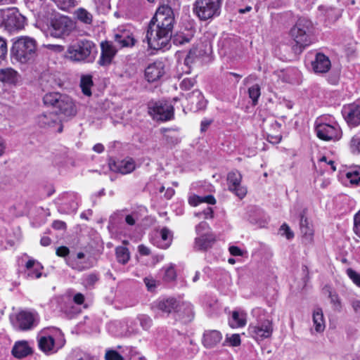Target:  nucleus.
Returning a JSON list of instances; mask_svg holds the SVG:
<instances>
[{"mask_svg":"<svg viewBox=\"0 0 360 360\" xmlns=\"http://www.w3.org/2000/svg\"><path fill=\"white\" fill-rule=\"evenodd\" d=\"M200 200L201 203H207L209 205H215L217 202V200L214 195H207L205 196H200Z\"/></svg>","mask_w":360,"mask_h":360,"instance_id":"57","label":"nucleus"},{"mask_svg":"<svg viewBox=\"0 0 360 360\" xmlns=\"http://www.w3.org/2000/svg\"><path fill=\"white\" fill-rule=\"evenodd\" d=\"M100 276L98 273L92 272L86 274L82 281V285L86 289H93L95 284L99 281Z\"/></svg>","mask_w":360,"mask_h":360,"instance_id":"36","label":"nucleus"},{"mask_svg":"<svg viewBox=\"0 0 360 360\" xmlns=\"http://www.w3.org/2000/svg\"><path fill=\"white\" fill-rule=\"evenodd\" d=\"M313 322L316 332H322L325 329L323 314L321 308H317L313 313Z\"/></svg>","mask_w":360,"mask_h":360,"instance_id":"32","label":"nucleus"},{"mask_svg":"<svg viewBox=\"0 0 360 360\" xmlns=\"http://www.w3.org/2000/svg\"><path fill=\"white\" fill-rule=\"evenodd\" d=\"M38 346L41 351L49 353L54 348L55 339L51 335L41 336L38 339Z\"/></svg>","mask_w":360,"mask_h":360,"instance_id":"28","label":"nucleus"},{"mask_svg":"<svg viewBox=\"0 0 360 360\" xmlns=\"http://www.w3.org/2000/svg\"><path fill=\"white\" fill-rule=\"evenodd\" d=\"M95 52H96V44L90 40L83 39L69 44L64 58L74 63H89L94 58Z\"/></svg>","mask_w":360,"mask_h":360,"instance_id":"3","label":"nucleus"},{"mask_svg":"<svg viewBox=\"0 0 360 360\" xmlns=\"http://www.w3.org/2000/svg\"><path fill=\"white\" fill-rule=\"evenodd\" d=\"M353 230L355 234L360 238V210L354 214Z\"/></svg>","mask_w":360,"mask_h":360,"instance_id":"51","label":"nucleus"},{"mask_svg":"<svg viewBox=\"0 0 360 360\" xmlns=\"http://www.w3.org/2000/svg\"><path fill=\"white\" fill-rule=\"evenodd\" d=\"M176 272L174 266H170L165 269L163 280L166 282H171L176 280Z\"/></svg>","mask_w":360,"mask_h":360,"instance_id":"42","label":"nucleus"},{"mask_svg":"<svg viewBox=\"0 0 360 360\" xmlns=\"http://www.w3.org/2000/svg\"><path fill=\"white\" fill-rule=\"evenodd\" d=\"M63 94L58 92H51L46 94L43 98L44 103L46 105H50L56 108L57 104L59 103V100L61 98Z\"/></svg>","mask_w":360,"mask_h":360,"instance_id":"35","label":"nucleus"},{"mask_svg":"<svg viewBox=\"0 0 360 360\" xmlns=\"http://www.w3.org/2000/svg\"><path fill=\"white\" fill-rule=\"evenodd\" d=\"M274 325L271 320L264 319L256 324H250L248 327L249 333L256 340H263L271 337Z\"/></svg>","mask_w":360,"mask_h":360,"instance_id":"13","label":"nucleus"},{"mask_svg":"<svg viewBox=\"0 0 360 360\" xmlns=\"http://www.w3.org/2000/svg\"><path fill=\"white\" fill-rule=\"evenodd\" d=\"M189 41H190V39L183 34L177 35L176 37V38L174 39V42L176 44L179 43V44H183L187 43Z\"/></svg>","mask_w":360,"mask_h":360,"instance_id":"63","label":"nucleus"},{"mask_svg":"<svg viewBox=\"0 0 360 360\" xmlns=\"http://www.w3.org/2000/svg\"><path fill=\"white\" fill-rule=\"evenodd\" d=\"M221 0H195L193 4V13L202 21L219 15Z\"/></svg>","mask_w":360,"mask_h":360,"instance_id":"6","label":"nucleus"},{"mask_svg":"<svg viewBox=\"0 0 360 360\" xmlns=\"http://www.w3.org/2000/svg\"><path fill=\"white\" fill-rule=\"evenodd\" d=\"M57 115L49 112L43 113L38 117V123L41 127H51L56 122Z\"/></svg>","mask_w":360,"mask_h":360,"instance_id":"31","label":"nucleus"},{"mask_svg":"<svg viewBox=\"0 0 360 360\" xmlns=\"http://www.w3.org/2000/svg\"><path fill=\"white\" fill-rule=\"evenodd\" d=\"M115 41L121 48L132 47L135 45L136 39L132 32L127 30H119L115 34Z\"/></svg>","mask_w":360,"mask_h":360,"instance_id":"21","label":"nucleus"},{"mask_svg":"<svg viewBox=\"0 0 360 360\" xmlns=\"http://www.w3.org/2000/svg\"><path fill=\"white\" fill-rule=\"evenodd\" d=\"M207 229H210V226L209 224L205 221H201L195 227V231L198 234Z\"/></svg>","mask_w":360,"mask_h":360,"instance_id":"61","label":"nucleus"},{"mask_svg":"<svg viewBox=\"0 0 360 360\" xmlns=\"http://www.w3.org/2000/svg\"><path fill=\"white\" fill-rule=\"evenodd\" d=\"M51 226L56 230H66L67 229L66 223L61 220H54Z\"/></svg>","mask_w":360,"mask_h":360,"instance_id":"56","label":"nucleus"},{"mask_svg":"<svg viewBox=\"0 0 360 360\" xmlns=\"http://www.w3.org/2000/svg\"><path fill=\"white\" fill-rule=\"evenodd\" d=\"M68 265L72 269L76 270L77 271H84V270L90 268V266H84L81 262H77L76 260H73V259L70 262Z\"/></svg>","mask_w":360,"mask_h":360,"instance_id":"52","label":"nucleus"},{"mask_svg":"<svg viewBox=\"0 0 360 360\" xmlns=\"http://www.w3.org/2000/svg\"><path fill=\"white\" fill-rule=\"evenodd\" d=\"M77 19L86 25H91L93 22V15L84 8H79L75 12Z\"/></svg>","mask_w":360,"mask_h":360,"instance_id":"34","label":"nucleus"},{"mask_svg":"<svg viewBox=\"0 0 360 360\" xmlns=\"http://www.w3.org/2000/svg\"><path fill=\"white\" fill-rule=\"evenodd\" d=\"M229 251L232 256H242L243 251L238 246L232 245L229 248Z\"/></svg>","mask_w":360,"mask_h":360,"instance_id":"60","label":"nucleus"},{"mask_svg":"<svg viewBox=\"0 0 360 360\" xmlns=\"http://www.w3.org/2000/svg\"><path fill=\"white\" fill-rule=\"evenodd\" d=\"M175 22L173 8L167 4L159 6L147 27L148 47L154 50L165 48L171 40Z\"/></svg>","mask_w":360,"mask_h":360,"instance_id":"1","label":"nucleus"},{"mask_svg":"<svg viewBox=\"0 0 360 360\" xmlns=\"http://www.w3.org/2000/svg\"><path fill=\"white\" fill-rule=\"evenodd\" d=\"M351 148L353 150L360 152V136L355 135L352 138L351 140Z\"/></svg>","mask_w":360,"mask_h":360,"instance_id":"55","label":"nucleus"},{"mask_svg":"<svg viewBox=\"0 0 360 360\" xmlns=\"http://www.w3.org/2000/svg\"><path fill=\"white\" fill-rule=\"evenodd\" d=\"M307 210H304L300 213V231L303 238L308 243H312L314 241V230L310 225L307 217H306Z\"/></svg>","mask_w":360,"mask_h":360,"instance_id":"24","label":"nucleus"},{"mask_svg":"<svg viewBox=\"0 0 360 360\" xmlns=\"http://www.w3.org/2000/svg\"><path fill=\"white\" fill-rule=\"evenodd\" d=\"M171 130L172 129H162V133H165V132L169 131ZM164 138H165L166 142L170 145H176L179 142V138L176 136L164 134Z\"/></svg>","mask_w":360,"mask_h":360,"instance_id":"46","label":"nucleus"},{"mask_svg":"<svg viewBox=\"0 0 360 360\" xmlns=\"http://www.w3.org/2000/svg\"><path fill=\"white\" fill-rule=\"evenodd\" d=\"M216 236L212 231L200 235L195 239V245L198 250L206 251L216 242Z\"/></svg>","mask_w":360,"mask_h":360,"instance_id":"22","label":"nucleus"},{"mask_svg":"<svg viewBox=\"0 0 360 360\" xmlns=\"http://www.w3.org/2000/svg\"><path fill=\"white\" fill-rule=\"evenodd\" d=\"M43 269V266L39 263H37V266L34 267L33 271L29 274V276L32 278H39L41 276V270Z\"/></svg>","mask_w":360,"mask_h":360,"instance_id":"54","label":"nucleus"},{"mask_svg":"<svg viewBox=\"0 0 360 360\" xmlns=\"http://www.w3.org/2000/svg\"><path fill=\"white\" fill-rule=\"evenodd\" d=\"M312 28L313 25L311 20L300 18L290 29V34L296 44L295 51L298 49L299 51L302 52L305 47L312 43L311 39Z\"/></svg>","mask_w":360,"mask_h":360,"instance_id":"4","label":"nucleus"},{"mask_svg":"<svg viewBox=\"0 0 360 360\" xmlns=\"http://www.w3.org/2000/svg\"><path fill=\"white\" fill-rule=\"evenodd\" d=\"M25 24L26 18L16 8L8 9L4 14L3 25L5 30L10 33L23 30Z\"/></svg>","mask_w":360,"mask_h":360,"instance_id":"8","label":"nucleus"},{"mask_svg":"<svg viewBox=\"0 0 360 360\" xmlns=\"http://www.w3.org/2000/svg\"><path fill=\"white\" fill-rule=\"evenodd\" d=\"M92 76L91 75H83L80 79V87L84 95L91 96L92 94L91 87L94 85Z\"/></svg>","mask_w":360,"mask_h":360,"instance_id":"30","label":"nucleus"},{"mask_svg":"<svg viewBox=\"0 0 360 360\" xmlns=\"http://www.w3.org/2000/svg\"><path fill=\"white\" fill-rule=\"evenodd\" d=\"M148 113L159 120L167 122L174 119V108L167 102L158 101L148 105Z\"/></svg>","mask_w":360,"mask_h":360,"instance_id":"10","label":"nucleus"},{"mask_svg":"<svg viewBox=\"0 0 360 360\" xmlns=\"http://www.w3.org/2000/svg\"><path fill=\"white\" fill-rule=\"evenodd\" d=\"M314 71L316 73H326L329 71L331 63L329 58L323 53H317L311 62Z\"/></svg>","mask_w":360,"mask_h":360,"instance_id":"20","label":"nucleus"},{"mask_svg":"<svg viewBox=\"0 0 360 360\" xmlns=\"http://www.w3.org/2000/svg\"><path fill=\"white\" fill-rule=\"evenodd\" d=\"M347 274L348 277L352 281V282L360 287V274H358L354 269L349 268L347 269Z\"/></svg>","mask_w":360,"mask_h":360,"instance_id":"45","label":"nucleus"},{"mask_svg":"<svg viewBox=\"0 0 360 360\" xmlns=\"http://www.w3.org/2000/svg\"><path fill=\"white\" fill-rule=\"evenodd\" d=\"M346 177L351 184L358 185L360 183V168H355L347 172Z\"/></svg>","mask_w":360,"mask_h":360,"instance_id":"38","label":"nucleus"},{"mask_svg":"<svg viewBox=\"0 0 360 360\" xmlns=\"http://www.w3.org/2000/svg\"><path fill=\"white\" fill-rule=\"evenodd\" d=\"M342 115L349 127H355L360 125V101L345 105Z\"/></svg>","mask_w":360,"mask_h":360,"instance_id":"15","label":"nucleus"},{"mask_svg":"<svg viewBox=\"0 0 360 360\" xmlns=\"http://www.w3.org/2000/svg\"><path fill=\"white\" fill-rule=\"evenodd\" d=\"M75 28V22L68 16L55 18L51 23V34L56 38L68 36Z\"/></svg>","mask_w":360,"mask_h":360,"instance_id":"9","label":"nucleus"},{"mask_svg":"<svg viewBox=\"0 0 360 360\" xmlns=\"http://www.w3.org/2000/svg\"><path fill=\"white\" fill-rule=\"evenodd\" d=\"M226 342L231 347H238L240 345L241 340L238 334H233L231 337L226 338Z\"/></svg>","mask_w":360,"mask_h":360,"instance_id":"48","label":"nucleus"},{"mask_svg":"<svg viewBox=\"0 0 360 360\" xmlns=\"http://www.w3.org/2000/svg\"><path fill=\"white\" fill-rule=\"evenodd\" d=\"M18 72L12 68L0 69V82L9 84H15L18 81Z\"/></svg>","mask_w":360,"mask_h":360,"instance_id":"26","label":"nucleus"},{"mask_svg":"<svg viewBox=\"0 0 360 360\" xmlns=\"http://www.w3.org/2000/svg\"><path fill=\"white\" fill-rule=\"evenodd\" d=\"M194 98H196L195 100V108H194L195 110H205L206 108L207 101L205 100V98L202 94V92L198 90L195 89L193 91L191 94H188L187 98L190 101L191 104H193L195 102Z\"/></svg>","mask_w":360,"mask_h":360,"instance_id":"27","label":"nucleus"},{"mask_svg":"<svg viewBox=\"0 0 360 360\" xmlns=\"http://www.w3.org/2000/svg\"><path fill=\"white\" fill-rule=\"evenodd\" d=\"M242 180L243 176L238 170H232L227 174L228 190L240 200L243 199L248 193L247 188L242 185Z\"/></svg>","mask_w":360,"mask_h":360,"instance_id":"11","label":"nucleus"},{"mask_svg":"<svg viewBox=\"0 0 360 360\" xmlns=\"http://www.w3.org/2000/svg\"><path fill=\"white\" fill-rule=\"evenodd\" d=\"M152 308L167 314H177L179 319L184 318V315L181 312L186 313L188 316L192 314V307L189 304L180 302L174 297L157 300L153 303Z\"/></svg>","mask_w":360,"mask_h":360,"instance_id":"5","label":"nucleus"},{"mask_svg":"<svg viewBox=\"0 0 360 360\" xmlns=\"http://www.w3.org/2000/svg\"><path fill=\"white\" fill-rule=\"evenodd\" d=\"M115 256L118 263L126 264L130 259V252L127 247L117 246L115 248Z\"/></svg>","mask_w":360,"mask_h":360,"instance_id":"33","label":"nucleus"},{"mask_svg":"<svg viewBox=\"0 0 360 360\" xmlns=\"http://www.w3.org/2000/svg\"><path fill=\"white\" fill-rule=\"evenodd\" d=\"M248 94L250 98L252 100V103L254 105L257 103L258 98L261 95L260 86L259 84H256L251 86L248 89Z\"/></svg>","mask_w":360,"mask_h":360,"instance_id":"39","label":"nucleus"},{"mask_svg":"<svg viewBox=\"0 0 360 360\" xmlns=\"http://www.w3.org/2000/svg\"><path fill=\"white\" fill-rule=\"evenodd\" d=\"M108 166L110 171L125 175L131 173L136 169V162L132 158L127 157L124 159L110 158Z\"/></svg>","mask_w":360,"mask_h":360,"instance_id":"14","label":"nucleus"},{"mask_svg":"<svg viewBox=\"0 0 360 360\" xmlns=\"http://www.w3.org/2000/svg\"><path fill=\"white\" fill-rule=\"evenodd\" d=\"M101 53L98 64L102 66L110 65L117 53V49L113 46L112 42L108 41L101 42Z\"/></svg>","mask_w":360,"mask_h":360,"instance_id":"18","label":"nucleus"},{"mask_svg":"<svg viewBox=\"0 0 360 360\" xmlns=\"http://www.w3.org/2000/svg\"><path fill=\"white\" fill-rule=\"evenodd\" d=\"M105 360H124L123 356L115 350H108L105 355Z\"/></svg>","mask_w":360,"mask_h":360,"instance_id":"47","label":"nucleus"},{"mask_svg":"<svg viewBox=\"0 0 360 360\" xmlns=\"http://www.w3.org/2000/svg\"><path fill=\"white\" fill-rule=\"evenodd\" d=\"M315 131L317 137L324 141H338L342 138V130L336 122L328 123L316 121Z\"/></svg>","mask_w":360,"mask_h":360,"instance_id":"7","label":"nucleus"},{"mask_svg":"<svg viewBox=\"0 0 360 360\" xmlns=\"http://www.w3.org/2000/svg\"><path fill=\"white\" fill-rule=\"evenodd\" d=\"M143 282L148 291L153 292L156 288V281L151 276L143 278Z\"/></svg>","mask_w":360,"mask_h":360,"instance_id":"50","label":"nucleus"},{"mask_svg":"<svg viewBox=\"0 0 360 360\" xmlns=\"http://www.w3.org/2000/svg\"><path fill=\"white\" fill-rule=\"evenodd\" d=\"M165 66L161 61H155L145 69V78L150 82L159 80L165 74Z\"/></svg>","mask_w":360,"mask_h":360,"instance_id":"17","label":"nucleus"},{"mask_svg":"<svg viewBox=\"0 0 360 360\" xmlns=\"http://www.w3.org/2000/svg\"><path fill=\"white\" fill-rule=\"evenodd\" d=\"M262 127L266 133V139L269 143L278 144L281 141V124L274 118L264 119Z\"/></svg>","mask_w":360,"mask_h":360,"instance_id":"12","label":"nucleus"},{"mask_svg":"<svg viewBox=\"0 0 360 360\" xmlns=\"http://www.w3.org/2000/svg\"><path fill=\"white\" fill-rule=\"evenodd\" d=\"M85 301L84 295L81 292L76 293L73 297V302L78 305H82Z\"/></svg>","mask_w":360,"mask_h":360,"instance_id":"59","label":"nucleus"},{"mask_svg":"<svg viewBox=\"0 0 360 360\" xmlns=\"http://www.w3.org/2000/svg\"><path fill=\"white\" fill-rule=\"evenodd\" d=\"M15 324L19 330L27 331L37 326V321L32 312L22 310L16 314Z\"/></svg>","mask_w":360,"mask_h":360,"instance_id":"16","label":"nucleus"},{"mask_svg":"<svg viewBox=\"0 0 360 360\" xmlns=\"http://www.w3.org/2000/svg\"><path fill=\"white\" fill-rule=\"evenodd\" d=\"M54 1L60 9L65 11L74 8L77 4L76 0H54Z\"/></svg>","mask_w":360,"mask_h":360,"instance_id":"40","label":"nucleus"},{"mask_svg":"<svg viewBox=\"0 0 360 360\" xmlns=\"http://www.w3.org/2000/svg\"><path fill=\"white\" fill-rule=\"evenodd\" d=\"M212 122V120H202L201 123H200V131L202 132L206 131Z\"/></svg>","mask_w":360,"mask_h":360,"instance_id":"64","label":"nucleus"},{"mask_svg":"<svg viewBox=\"0 0 360 360\" xmlns=\"http://www.w3.org/2000/svg\"><path fill=\"white\" fill-rule=\"evenodd\" d=\"M70 254V249L65 245L58 247L56 250V255L60 257H65Z\"/></svg>","mask_w":360,"mask_h":360,"instance_id":"53","label":"nucleus"},{"mask_svg":"<svg viewBox=\"0 0 360 360\" xmlns=\"http://www.w3.org/2000/svg\"><path fill=\"white\" fill-rule=\"evenodd\" d=\"M197 81L194 77H186L182 79L179 84L180 89L183 91H188L191 89L195 84Z\"/></svg>","mask_w":360,"mask_h":360,"instance_id":"41","label":"nucleus"},{"mask_svg":"<svg viewBox=\"0 0 360 360\" xmlns=\"http://www.w3.org/2000/svg\"><path fill=\"white\" fill-rule=\"evenodd\" d=\"M279 233L282 236H285L288 240H291L295 236L293 231L286 223H283L281 226Z\"/></svg>","mask_w":360,"mask_h":360,"instance_id":"43","label":"nucleus"},{"mask_svg":"<svg viewBox=\"0 0 360 360\" xmlns=\"http://www.w3.org/2000/svg\"><path fill=\"white\" fill-rule=\"evenodd\" d=\"M246 324V320L242 317L239 313L236 311L232 313V320L230 323V326L232 328H240L243 327Z\"/></svg>","mask_w":360,"mask_h":360,"instance_id":"37","label":"nucleus"},{"mask_svg":"<svg viewBox=\"0 0 360 360\" xmlns=\"http://www.w3.org/2000/svg\"><path fill=\"white\" fill-rule=\"evenodd\" d=\"M10 55L21 64L32 63L37 56V41L29 36H18L11 39Z\"/></svg>","mask_w":360,"mask_h":360,"instance_id":"2","label":"nucleus"},{"mask_svg":"<svg viewBox=\"0 0 360 360\" xmlns=\"http://www.w3.org/2000/svg\"><path fill=\"white\" fill-rule=\"evenodd\" d=\"M188 203L191 206L196 207L201 204L200 196L198 195H193L188 198Z\"/></svg>","mask_w":360,"mask_h":360,"instance_id":"58","label":"nucleus"},{"mask_svg":"<svg viewBox=\"0 0 360 360\" xmlns=\"http://www.w3.org/2000/svg\"><path fill=\"white\" fill-rule=\"evenodd\" d=\"M13 356L18 359H22L32 353V348L26 341L16 342L11 351Z\"/></svg>","mask_w":360,"mask_h":360,"instance_id":"25","label":"nucleus"},{"mask_svg":"<svg viewBox=\"0 0 360 360\" xmlns=\"http://www.w3.org/2000/svg\"><path fill=\"white\" fill-rule=\"evenodd\" d=\"M58 112L67 117H72L77 114V108L72 99L66 94H63L59 103L55 108Z\"/></svg>","mask_w":360,"mask_h":360,"instance_id":"19","label":"nucleus"},{"mask_svg":"<svg viewBox=\"0 0 360 360\" xmlns=\"http://www.w3.org/2000/svg\"><path fill=\"white\" fill-rule=\"evenodd\" d=\"M8 48L6 41L0 37V62L4 60L7 56Z\"/></svg>","mask_w":360,"mask_h":360,"instance_id":"49","label":"nucleus"},{"mask_svg":"<svg viewBox=\"0 0 360 360\" xmlns=\"http://www.w3.org/2000/svg\"><path fill=\"white\" fill-rule=\"evenodd\" d=\"M160 238L162 240V243L160 245L162 249L169 248L173 241V233L169 228L165 226L160 231Z\"/></svg>","mask_w":360,"mask_h":360,"instance_id":"29","label":"nucleus"},{"mask_svg":"<svg viewBox=\"0 0 360 360\" xmlns=\"http://www.w3.org/2000/svg\"><path fill=\"white\" fill-rule=\"evenodd\" d=\"M329 297L330 299V302L333 304V307L337 310H340L342 308L341 300L336 292H329Z\"/></svg>","mask_w":360,"mask_h":360,"instance_id":"44","label":"nucleus"},{"mask_svg":"<svg viewBox=\"0 0 360 360\" xmlns=\"http://www.w3.org/2000/svg\"><path fill=\"white\" fill-rule=\"evenodd\" d=\"M222 340V334L217 330H205L203 333L202 344L205 347L210 349L217 346Z\"/></svg>","mask_w":360,"mask_h":360,"instance_id":"23","label":"nucleus"},{"mask_svg":"<svg viewBox=\"0 0 360 360\" xmlns=\"http://www.w3.org/2000/svg\"><path fill=\"white\" fill-rule=\"evenodd\" d=\"M138 251H139V254L143 256H148L150 254V249L143 244L139 245L138 246Z\"/></svg>","mask_w":360,"mask_h":360,"instance_id":"62","label":"nucleus"}]
</instances>
